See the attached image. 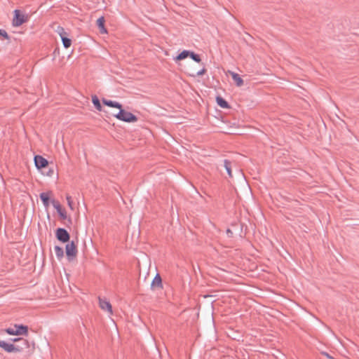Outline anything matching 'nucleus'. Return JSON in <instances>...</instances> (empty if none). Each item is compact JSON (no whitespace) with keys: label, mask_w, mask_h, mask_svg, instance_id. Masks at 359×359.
Masks as SVG:
<instances>
[{"label":"nucleus","mask_w":359,"mask_h":359,"mask_svg":"<svg viewBox=\"0 0 359 359\" xmlns=\"http://www.w3.org/2000/svg\"><path fill=\"white\" fill-rule=\"evenodd\" d=\"M102 103L109 107L117 109L118 111L113 114V116L119 121L126 123H135L137 117L130 111L123 109L122 104L118 102L102 99Z\"/></svg>","instance_id":"f257e3e1"},{"label":"nucleus","mask_w":359,"mask_h":359,"mask_svg":"<svg viewBox=\"0 0 359 359\" xmlns=\"http://www.w3.org/2000/svg\"><path fill=\"white\" fill-rule=\"evenodd\" d=\"M6 333L10 335H27L28 328L25 325H15L13 327H8L4 330Z\"/></svg>","instance_id":"f03ea898"},{"label":"nucleus","mask_w":359,"mask_h":359,"mask_svg":"<svg viewBox=\"0 0 359 359\" xmlns=\"http://www.w3.org/2000/svg\"><path fill=\"white\" fill-rule=\"evenodd\" d=\"M51 203L53 206L55 208V209L57 210V212L58 213L60 218L62 220H68L71 222V219L68 216L67 211L65 208L62 206L60 203L58 201H56L55 199L51 200Z\"/></svg>","instance_id":"7ed1b4c3"},{"label":"nucleus","mask_w":359,"mask_h":359,"mask_svg":"<svg viewBox=\"0 0 359 359\" xmlns=\"http://www.w3.org/2000/svg\"><path fill=\"white\" fill-rule=\"evenodd\" d=\"M0 348H1L8 353L21 352L23 349V346H15L12 344L7 343L5 341L1 340V339Z\"/></svg>","instance_id":"20e7f679"},{"label":"nucleus","mask_w":359,"mask_h":359,"mask_svg":"<svg viewBox=\"0 0 359 359\" xmlns=\"http://www.w3.org/2000/svg\"><path fill=\"white\" fill-rule=\"evenodd\" d=\"M57 32L62 39L64 47L65 48H69L72 45V40L67 37L68 34L65 31V29L62 27H58L57 28Z\"/></svg>","instance_id":"39448f33"},{"label":"nucleus","mask_w":359,"mask_h":359,"mask_svg":"<svg viewBox=\"0 0 359 359\" xmlns=\"http://www.w3.org/2000/svg\"><path fill=\"white\" fill-rule=\"evenodd\" d=\"M27 20V18L20 13V11L15 10L14 11V18L13 20V25L14 27H19Z\"/></svg>","instance_id":"423d86ee"},{"label":"nucleus","mask_w":359,"mask_h":359,"mask_svg":"<svg viewBox=\"0 0 359 359\" xmlns=\"http://www.w3.org/2000/svg\"><path fill=\"white\" fill-rule=\"evenodd\" d=\"M66 255L69 259L74 258L77 254V249L76 244L72 241L68 243L65 248Z\"/></svg>","instance_id":"0eeeda50"},{"label":"nucleus","mask_w":359,"mask_h":359,"mask_svg":"<svg viewBox=\"0 0 359 359\" xmlns=\"http://www.w3.org/2000/svg\"><path fill=\"white\" fill-rule=\"evenodd\" d=\"M99 306L102 311L107 312L110 316L113 315L112 306L109 301L100 298Z\"/></svg>","instance_id":"6e6552de"},{"label":"nucleus","mask_w":359,"mask_h":359,"mask_svg":"<svg viewBox=\"0 0 359 359\" xmlns=\"http://www.w3.org/2000/svg\"><path fill=\"white\" fill-rule=\"evenodd\" d=\"M34 164L39 170L44 168L46 167H47L48 165V161L45 158H43L42 156L36 155L34 156Z\"/></svg>","instance_id":"1a4fd4ad"},{"label":"nucleus","mask_w":359,"mask_h":359,"mask_svg":"<svg viewBox=\"0 0 359 359\" xmlns=\"http://www.w3.org/2000/svg\"><path fill=\"white\" fill-rule=\"evenodd\" d=\"M56 237L59 241L65 243L69 241V234L65 229L59 228L56 231Z\"/></svg>","instance_id":"9d476101"},{"label":"nucleus","mask_w":359,"mask_h":359,"mask_svg":"<svg viewBox=\"0 0 359 359\" xmlns=\"http://www.w3.org/2000/svg\"><path fill=\"white\" fill-rule=\"evenodd\" d=\"M226 74H229L230 76H231L233 80L234 81L237 86L241 87L243 85V80L238 74L228 70L226 72Z\"/></svg>","instance_id":"9b49d317"},{"label":"nucleus","mask_w":359,"mask_h":359,"mask_svg":"<svg viewBox=\"0 0 359 359\" xmlns=\"http://www.w3.org/2000/svg\"><path fill=\"white\" fill-rule=\"evenodd\" d=\"M52 191L43 192L40 194V198L43 202L45 208H48L49 206V200L52 196Z\"/></svg>","instance_id":"f8f14e48"},{"label":"nucleus","mask_w":359,"mask_h":359,"mask_svg":"<svg viewBox=\"0 0 359 359\" xmlns=\"http://www.w3.org/2000/svg\"><path fill=\"white\" fill-rule=\"evenodd\" d=\"M104 23H105V20L103 16L99 18L97 20V25L98 26L101 34H107V30L104 26Z\"/></svg>","instance_id":"ddd939ff"},{"label":"nucleus","mask_w":359,"mask_h":359,"mask_svg":"<svg viewBox=\"0 0 359 359\" xmlns=\"http://www.w3.org/2000/svg\"><path fill=\"white\" fill-rule=\"evenodd\" d=\"M151 287H154H154H158V288H161L162 287L161 278V276L158 274H157L154 277V280H153V281L151 283Z\"/></svg>","instance_id":"4468645a"},{"label":"nucleus","mask_w":359,"mask_h":359,"mask_svg":"<svg viewBox=\"0 0 359 359\" xmlns=\"http://www.w3.org/2000/svg\"><path fill=\"white\" fill-rule=\"evenodd\" d=\"M216 102H217V104L222 108H224V109L229 108V105L227 103V102L220 96H217L216 97Z\"/></svg>","instance_id":"2eb2a0df"},{"label":"nucleus","mask_w":359,"mask_h":359,"mask_svg":"<svg viewBox=\"0 0 359 359\" xmlns=\"http://www.w3.org/2000/svg\"><path fill=\"white\" fill-rule=\"evenodd\" d=\"M190 51L189 50H183L181 53H180L175 58V60L176 62L182 60L189 57Z\"/></svg>","instance_id":"dca6fc26"},{"label":"nucleus","mask_w":359,"mask_h":359,"mask_svg":"<svg viewBox=\"0 0 359 359\" xmlns=\"http://www.w3.org/2000/svg\"><path fill=\"white\" fill-rule=\"evenodd\" d=\"M92 102H93V104H94V106L95 107V108L98 111H102V106H101L100 102L97 96H93L92 97Z\"/></svg>","instance_id":"f3484780"},{"label":"nucleus","mask_w":359,"mask_h":359,"mask_svg":"<svg viewBox=\"0 0 359 359\" xmlns=\"http://www.w3.org/2000/svg\"><path fill=\"white\" fill-rule=\"evenodd\" d=\"M55 252L56 256L59 259L62 258L64 255L63 249L59 246L55 247Z\"/></svg>","instance_id":"a211bd4d"},{"label":"nucleus","mask_w":359,"mask_h":359,"mask_svg":"<svg viewBox=\"0 0 359 359\" xmlns=\"http://www.w3.org/2000/svg\"><path fill=\"white\" fill-rule=\"evenodd\" d=\"M224 167H225V169L226 170L227 172H228V175L231 177L232 176V172H231V163L229 161L227 160H225L224 161Z\"/></svg>","instance_id":"6ab92c4d"},{"label":"nucleus","mask_w":359,"mask_h":359,"mask_svg":"<svg viewBox=\"0 0 359 359\" xmlns=\"http://www.w3.org/2000/svg\"><path fill=\"white\" fill-rule=\"evenodd\" d=\"M12 341L13 342L22 341L24 346L29 347V341L27 339H24L22 338H15L13 339Z\"/></svg>","instance_id":"aec40b11"},{"label":"nucleus","mask_w":359,"mask_h":359,"mask_svg":"<svg viewBox=\"0 0 359 359\" xmlns=\"http://www.w3.org/2000/svg\"><path fill=\"white\" fill-rule=\"evenodd\" d=\"M66 200H67V205H68L69 208L71 210H74V202H73L72 197L69 195H67Z\"/></svg>","instance_id":"412c9836"},{"label":"nucleus","mask_w":359,"mask_h":359,"mask_svg":"<svg viewBox=\"0 0 359 359\" xmlns=\"http://www.w3.org/2000/svg\"><path fill=\"white\" fill-rule=\"evenodd\" d=\"M189 57H191L194 61L199 62H201V58L199 55L195 54L194 52L190 51Z\"/></svg>","instance_id":"4be33fe9"},{"label":"nucleus","mask_w":359,"mask_h":359,"mask_svg":"<svg viewBox=\"0 0 359 359\" xmlns=\"http://www.w3.org/2000/svg\"><path fill=\"white\" fill-rule=\"evenodd\" d=\"M0 35L3 36L6 39H8V36L7 33L5 31L0 30Z\"/></svg>","instance_id":"5701e85b"},{"label":"nucleus","mask_w":359,"mask_h":359,"mask_svg":"<svg viewBox=\"0 0 359 359\" xmlns=\"http://www.w3.org/2000/svg\"><path fill=\"white\" fill-rule=\"evenodd\" d=\"M205 72H206V69H201V71H199L197 73V75L198 76H201V75L204 74Z\"/></svg>","instance_id":"b1692460"},{"label":"nucleus","mask_w":359,"mask_h":359,"mask_svg":"<svg viewBox=\"0 0 359 359\" xmlns=\"http://www.w3.org/2000/svg\"><path fill=\"white\" fill-rule=\"evenodd\" d=\"M226 233L228 234H231V235L232 234V231L230 229H227Z\"/></svg>","instance_id":"393cba45"},{"label":"nucleus","mask_w":359,"mask_h":359,"mask_svg":"<svg viewBox=\"0 0 359 359\" xmlns=\"http://www.w3.org/2000/svg\"><path fill=\"white\" fill-rule=\"evenodd\" d=\"M325 355L328 358V359H333V358L329 355L328 354L326 353Z\"/></svg>","instance_id":"a878e982"}]
</instances>
